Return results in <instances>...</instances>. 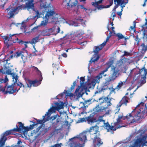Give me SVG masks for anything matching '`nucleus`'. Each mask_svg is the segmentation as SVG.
Returning <instances> with one entry per match:
<instances>
[{"label": "nucleus", "mask_w": 147, "mask_h": 147, "mask_svg": "<svg viewBox=\"0 0 147 147\" xmlns=\"http://www.w3.org/2000/svg\"><path fill=\"white\" fill-rule=\"evenodd\" d=\"M51 3H49L47 6L46 4L42 5V3H40L41 8H46L48 10L45 17L43 18L44 20L42 21L40 24V26H45L49 21V22L53 23L55 24L58 22V19L60 18V16L54 10L53 8L51 7Z\"/></svg>", "instance_id": "f257e3e1"}, {"label": "nucleus", "mask_w": 147, "mask_h": 147, "mask_svg": "<svg viewBox=\"0 0 147 147\" xmlns=\"http://www.w3.org/2000/svg\"><path fill=\"white\" fill-rule=\"evenodd\" d=\"M88 132L84 131L69 139V145L71 147H84L87 140L86 136Z\"/></svg>", "instance_id": "f03ea898"}, {"label": "nucleus", "mask_w": 147, "mask_h": 147, "mask_svg": "<svg viewBox=\"0 0 147 147\" xmlns=\"http://www.w3.org/2000/svg\"><path fill=\"white\" fill-rule=\"evenodd\" d=\"M108 100L107 97L102 96L99 98L98 100L100 104L97 105L93 110L96 112H105V114H109L111 110L109 106L111 105V103L110 101H107Z\"/></svg>", "instance_id": "7ed1b4c3"}, {"label": "nucleus", "mask_w": 147, "mask_h": 147, "mask_svg": "<svg viewBox=\"0 0 147 147\" xmlns=\"http://www.w3.org/2000/svg\"><path fill=\"white\" fill-rule=\"evenodd\" d=\"M19 127L16 126L17 127L16 128H14L13 129L6 131L2 134L3 136H2L0 139V147H2L4 145L5 142L7 140V138H6L5 137V136H6L9 134H14L13 133L14 131L23 133V134H24L28 131L29 129L28 128L24 126V124L22 123L19 122Z\"/></svg>", "instance_id": "20e7f679"}, {"label": "nucleus", "mask_w": 147, "mask_h": 147, "mask_svg": "<svg viewBox=\"0 0 147 147\" xmlns=\"http://www.w3.org/2000/svg\"><path fill=\"white\" fill-rule=\"evenodd\" d=\"M122 119H124L123 118L122 114L119 115L118 118L117 119V122L115 123L114 124V125H112L111 126L110 125L108 122L105 123V120L102 119V116L99 117L98 119H96V122H103L105 128L107 130V131L110 132L111 134H113L114 131H115L117 129L122 127V126L120 124L121 120Z\"/></svg>", "instance_id": "39448f33"}, {"label": "nucleus", "mask_w": 147, "mask_h": 147, "mask_svg": "<svg viewBox=\"0 0 147 147\" xmlns=\"http://www.w3.org/2000/svg\"><path fill=\"white\" fill-rule=\"evenodd\" d=\"M32 68H33V69L35 70L38 73V74L40 75V78H39L38 80H36L33 81L29 80H27L26 81V82L27 85V86H24L20 82H19L17 83V85L18 86H19L20 88H21L23 87L24 88V89L23 90V92H25L26 91V90L25 89L26 88V87L30 88L31 87L32 85H33V86H37L40 85L41 83V81L42 79L41 72L36 67L33 66Z\"/></svg>", "instance_id": "423d86ee"}, {"label": "nucleus", "mask_w": 147, "mask_h": 147, "mask_svg": "<svg viewBox=\"0 0 147 147\" xmlns=\"http://www.w3.org/2000/svg\"><path fill=\"white\" fill-rule=\"evenodd\" d=\"M147 112V110H144L143 108H140L138 111L137 114L135 115L134 117H133L132 115L130 114L128 116H127L125 117L123 116V118L124 119V120L125 119V118L127 119V120L130 121L129 123L130 124L134 122H137L141 118L145 117L146 116V113ZM122 120H123V119L121 120V123L120 124L121 126Z\"/></svg>", "instance_id": "0eeeda50"}, {"label": "nucleus", "mask_w": 147, "mask_h": 147, "mask_svg": "<svg viewBox=\"0 0 147 147\" xmlns=\"http://www.w3.org/2000/svg\"><path fill=\"white\" fill-rule=\"evenodd\" d=\"M74 13H76L75 15L76 21L74 20H69L66 21V23L70 26H79V24L80 23L84 27L86 26L85 23L86 21L83 20L82 18L80 17V15L79 14L78 11H75Z\"/></svg>", "instance_id": "6e6552de"}, {"label": "nucleus", "mask_w": 147, "mask_h": 147, "mask_svg": "<svg viewBox=\"0 0 147 147\" xmlns=\"http://www.w3.org/2000/svg\"><path fill=\"white\" fill-rule=\"evenodd\" d=\"M111 71L112 74L111 76L104 83L105 86H107L110 84V82L114 81L119 76V69L118 67L116 66L115 67L114 66H112L111 68Z\"/></svg>", "instance_id": "1a4fd4ad"}, {"label": "nucleus", "mask_w": 147, "mask_h": 147, "mask_svg": "<svg viewBox=\"0 0 147 147\" xmlns=\"http://www.w3.org/2000/svg\"><path fill=\"white\" fill-rule=\"evenodd\" d=\"M99 129L98 127L96 125L91 127L89 130V132H93L94 135V142H97V144L98 146H100L103 144V142L101 141L100 138H99V132L98 131Z\"/></svg>", "instance_id": "9d476101"}, {"label": "nucleus", "mask_w": 147, "mask_h": 147, "mask_svg": "<svg viewBox=\"0 0 147 147\" xmlns=\"http://www.w3.org/2000/svg\"><path fill=\"white\" fill-rule=\"evenodd\" d=\"M99 129L98 127L96 125L91 127L89 130V132H93L94 135V142H97V144L98 146H100L103 144V142L101 141L100 138H99V132L98 131Z\"/></svg>", "instance_id": "9b49d317"}, {"label": "nucleus", "mask_w": 147, "mask_h": 147, "mask_svg": "<svg viewBox=\"0 0 147 147\" xmlns=\"http://www.w3.org/2000/svg\"><path fill=\"white\" fill-rule=\"evenodd\" d=\"M104 46L103 45H102V44L98 46H95L94 47V49L93 50V52L95 53L94 55H93V56L92 58L89 61L90 63L89 64L88 67V69L89 70L90 68V65L92 63V62L94 64L96 61H97L99 59L100 57L98 54L99 51L101 50Z\"/></svg>", "instance_id": "f8f14e48"}, {"label": "nucleus", "mask_w": 147, "mask_h": 147, "mask_svg": "<svg viewBox=\"0 0 147 147\" xmlns=\"http://www.w3.org/2000/svg\"><path fill=\"white\" fill-rule=\"evenodd\" d=\"M22 1H26L28 2L26 3L25 5H22L20 6H21L20 9L21 10L22 9H27L28 11H34V4L33 3L34 1L33 0H21Z\"/></svg>", "instance_id": "ddd939ff"}, {"label": "nucleus", "mask_w": 147, "mask_h": 147, "mask_svg": "<svg viewBox=\"0 0 147 147\" xmlns=\"http://www.w3.org/2000/svg\"><path fill=\"white\" fill-rule=\"evenodd\" d=\"M55 109L54 108L53 109H50L47 112L44 116H43V119L41 120H38L37 121L38 123L41 124L42 123H44L46 121H49L50 119V117L52 113L55 111Z\"/></svg>", "instance_id": "4468645a"}, {"label": "nucleus", "mask_w": 147, "mask_h": 147, "mask_svg": "<svg viewBox=\"0 0 147 147\" xmlns=\"http://www.w3.org/2000/svg\"><path fill=\"white\" fill-rule=\"evenodd\" d=\"M3 71L5 72V73H3L4 74H7L8 75H10L12 76V78L13 79V81L14 84L17 82L18 79L17 75L16 74H15L14 73H11V70L6 67L5 69V71L3 70Z\"/></svg>", "instance_id": "2eb2a0df"}, {"label": "nucleus", "mask_w": 147, "mask_h": 147, "mask_svg": "<svg viewBox=\"0 0 147 147\" xmlns=\"http://www.w3.org/2000/svg\"><path fill=\"white\" fill-rule=\"evenodd\" d=\"M107 71V69L102 71L93 80L92 83L94 86L96 83H99L100 79L102 77V75H103L105 72Z\"/></svg>", "instance_id": "dca6fc26"}, {"label": "nucleus", "mask_w": 147, "mask_h": 147, "mask_svg": "<svg viewBox=\"0 0 147 147\" xmlns=\"http://www.w3.org/2000/svg\"><path fill=\"white\" fill-rule=\"evenodd\" d=\"M21 6H19L13 8V9H11V10L9 11L8 13V15L10 16L9 18H12L14 15V14H17L18 11L20 10H21Z\"/></svg>", "instance_id": "f3484780"}, {"label": "nucleus", "mask_w": 147, "mask_h": 147, "mask_svg": "<svg viewBox=\"0 0 147 147\" xmlns=\"http://www.w3.org/2000/svg\"><path fill=\"white\" fill-rule=\"evenodd\" d=\"M54 103L56 105V107H51L50 108H51L52 109L54 108L55 109V111L53 113L55 112L56 110H58L63 108L64 104L63 102H54Z\"/></svg>", "instance_id": "a211bd4d"}, {"label": "nucleus", "mask_w": 147, "mask_h": 147, "mask_svg": "<svg viewBox=\"0 0 147 147\" xmlns=\"http://www.w3.org/2000/svg\"><path fill=\"white\" fill-rule=\"evenodd\" d=\"M86 119L89 124H91L92 123L97 121L96 119L92 115H90L88 117H86Z\"/></svg>", "instance_id": "6ab92c4d"}, {"label": "nucleus", "mask_w": 147, "mask_h": 147, "mask_svg": "<svg viewBox=\"0 0 147 147\" xmlns=\"http://www.w3.org/2000/svg\"><path fill=\"white\" fill-rule=\"evenodd\" d=\"M39 36H37L33 38L29 41L27 42V43H30L33 46L35 50L36 49L34 47L35 46V44L36 43L38 42L39 41Z\"/></svg>", "instance_id": "aec40b11"}, {"label": "nucleus", "mask_w": 147, "mask_h": 147, "mask_svg": "<svg viewBox=\"0 0 147 147\" xmlns=\"http://www.w3.org/2000/svg\"><path fill=\"white\" fill-rule=\"evenodd\" d=\"M146 22L142 26V29L141 30V32L142 34L144 35L147 34V19H145Z\"/></svg>", "instance_id": "412c9836"}, {"label": "nucleus", "mask_w": 147, "mask_h": 147, "mask_svg": "<svg viewBox=\"0 0 147 147\" xmlns=\"http://www.w3.org/2000/svg\"><path fill=\"white\" fill-rule=\"evenodd\" d=\"M128 98L127 96H124L120 102L119 105H117V106L119 107L123 104H125L126 105L127 103L128 102Z\"/></svg>", "instance_id": "4be33fe9"}, {"label": "nucleus", "mask_w": 147, "mask_h": 147, "mask_svg": "<svg viewBox=\"0 0 147 147\" xmlns=\"http://www.w3.org/2000/svg\"><path fill=\"white\" fill-rule=\"evenodd\" d=\"M139 76H146L147 74V69L144 67L140 70L139 72Z\"/></svg>", "instance_id": "5701e85b"}, {"label": "nucleus", "mask_w": 147, "mask_h": 147, "mask_svg": "<svg viewBox=\"0 0 147 147\" xmlns=\"http://www.w3.org/2000/svg\"><path fill=\"white\" fill-rule=\"evenodd\" d=\"M15 34L11 35L9 34V37H8V35L7 34V36H2V38L4 40L5 42L7 43L8 42L9 40H12L11 37L14 36Z\"/></svg>", "instance_id": "b1692460"}, {"label": "nucleus", "mask_w": 147, "mask_h": 147, "mask_svg": "<svg viewBox=\"0 0 147 147\" xmlns=\"http://www.w3.org/2000/svg\"><path fill=\"white\" fill-rule=\"evenodd\" d=\"M24 53L22 51L17 52L16 53L15 56L17 58L21 56L22 59L24 61L25 59V57L24 56Z\"/></svg>", "instance_id": "393cba45"}, {"label": "nucleus", "mask_w": 147, "mask_h": 147, "mask_svg": "<svg viewBox=\"0 0 147 147\" xmlns=\"http://www.w3.org/2000/svg\"><path fill=\"white\" fill-rule=\"evenodd\" d=\"M115 4L117 5H118L120 4H121V6L122 8V7H125L124 5H123V4L124 3V0H114Z\"/></svg>", "instance_id": "a878e982"}, {"label": "nucleus", "mask_w": 147, "mask_h": 147, "mask_svg": "<svg viewBox=\"0 0 147 147\" xmlns=\"http://www.w3.org/2000/svg\"><path fill=\"white\" fill-rule=\"evenodd\" d=\"M80 87L79 86L77 88L74 94L75 95L78 97H80L82 96L81 93L80 92Z\"/></svg>", "instance_id": "bb28decb"}, {"label": "nucleus", "mask_w": 147, "mask_h": 147, "mask_svg": "<svg viewBox=\"0 0 147 147\" xmlns=\"http://www.w3.org/2000/svg\"><path fill=\"white\" fill-rule=\"evenodd\" d=\"M102 2V0H100L95 3H93L92 4V5H94V6L97 7V8L98 9H102V7L101 5L98 6V5L100 4Z\"/></svg>", "instance_id": "cd10ccee"}, {"label": "nucleus", "mask_w": 147, "mask_h": 147, "mask_svg": "<svg viewBox=\"0 0 147 147\" xmlns=\"http://www.w3.org/2000/svg\"><path fill=\"white\" fill-rule=\"evenodd\" d=\"M71 0H64L63 4L64 5L67 6V8L70 7V3Z\"/></svg>", "instance_id": "c85d7f7f"}, {"label": "nucleus", "mask_w": 147, "mask_h": 147, "mask_svg": "<svg viewBox=\"0 0 147 147\" xmlns=\"http://www.w3.org/2000/svg\"><path fill=\"white\" fill-rule=\"evenodd\" d=\"M123 83L122 82H121L119 83L117 85V86H116V87L115 88V89H113L111 90L110 92V93H111L114 92V90L115 89H117L119 90L120 89V88L123 86Z\"/></svg>", "instance_id": "c756f323"}, {"label": "nucleus", "mask_w": 147, "mask_h": 147, "mask_svg": "<svg viewBox=\"0 0 147 147\" xmlns=\"http://www.w3.org/2000/svg\"><path fill=\"white\" fill-rule=\"evenodd\" d=\"M78 3L77 0H71L70 3V6L71 7H74L76 6Z\"/></svg>", "instance_id": "7c9ffc66"}, {"label": "nucleus", "mask_w": 147, "mask_h": 147, "mask_svg": "<svg viewBox=\"0 0 147 147\" xmlns=\"http://www.w3.org/2000/svg\"><path fill=\"white\" fill-rule=\"evenodd\" d=\"M136 22L135 21H134L133 22V26H131L130 27V28L129 29V30L130 31L133 30L134 32L135 31V28L136 26Z\"/></svg>", "instance_id": "2f4dec72"}, {"label": "nucleus", "mask_w": 147, "mask_h": 147, "mask_svg": "<svg viewBox=\"0 0 147 147\" xmlns=\"http://www.w3.org/2000/svg\"><path fill=\"white\" fill-rule=\"evenodd\" d=\"M80 87H84V81H85V79L83 77H81L80 78Z\"/></svg>", "instance_id": "473e14b6"}, {"label": "nucleus", "mask_w": 147, "mask_h": 147, "mask_svg": "<svg viewBox=\"0 0 147 147\" xmlns=\"http://www.w3.org/2000/svg\"><path fill=\"white\" fill-rule=\"evenodd\" d=\"M8 81V79L6 76H5L4 79H0V82H1V83H6Z\"/></svg>", "instance_id": "72a5a7b5"}, {"label": "nucleus", "mask_w": 147, "mask_h": 147, "mask_svg": "<svg viewBox=\"0 0 147 147\" xmlns=\"http://www.w3.org/2000/svg\"><path fill=\"white\" fill-rule=\"evenodd\" d=\"M111 36V35L109 36H107V37L106 38V39L105 41L102 43V45H103L104 46L106 44L107 42L109 40V38Z\"/></svg>", "instance_id": "f704fd0d"}, {"label": "nucleus", "mask_w": 147, "mask_h": 147, "mask_svg": "<svg viewBox=\"0 0 147 147\" xmlns=\"http://www.w3.org/2000/svg\"><path fill=\"white\" fill-rule=\"evenodd\" d=\"M146 76H142L141 78V81L142 83L144 84L146 82Z\"/></svg>", "instance_id": "c9c22d12"}, {"label": "nucleus", "mask_w": 147, "mask_h": 147, "mask_svg": "<svg viewBox=\"0 0 147 147\" xmlns=\"http://www.w3.org/2000/svg\"><path fill=\"white\" fill-rule=\"evenodd\" d=\"M7 1L8 0H1L2 4L1 5V7L2 9H3L5 5L7 2Z\"/></svg>", "instance_id": "e433bc0d"}, {"label": "nucleus", "mask_w": 147, "mask_h": 147, "mask_svg": "<svg viewBox=\"0 0 147 147\" xmlns=\"http://www.w3.org/2000/svg\"><path fill=\"white\" fill-rule=\"evenodd\" d=\"M91 100H88L87 101H86L84 103H83V102H81V103L84 106V107H86L87 106V105H86V106L85 105L86 104H90V102Z\"/></svg>", "instance_id": "4c0bfd02"}, {"label": "nucleus", "mask_w": 147, "mask_h": 147, "mask_svg": "<svg viewBox=\"0 0 147 147\" xmlns=\"http://www.w3.org/2000/svg\"><path fill=\"white\" fill-rule=\"evenodd\" d=\"M116 36L119 38V39H122L124 38V36L121 34L120 33L117 34H116Z\"/></svg>", "instance_id": "58836bf2"}, {"label": "nucleus", "mask_w": 147, "mask_h": 147, "mask_svg": "<svg viewBox=\"0 0 147 147\" xmlns=\"http://www.w3.org/2000/svg\"><path fill=\"white\" fill-rule=\"evenodd\" d=\"M41 126H39V127H37L36 130H33V133H37L39 131V130H40V128H41Z\"/></svg>", "instance_id": "ea45409f"}, {"label": "nucleus", "mask_w": 147, "mask_h": 147, "mask_svg": "<svg viewBox=\"0 0 147 147\" xmlns=\"http://www.w3.org/2000/svg\"><path fill=\"white\" fill-rule=\"evenodd\" d=\"M113 63L111 61V62H109L107 63V65L108 66V67L105 69H107V71L108 70V69L109 68L111 65H112Z\"/></svg>", "instance_id": "a19ab883"}, {"label": "nucleus", "mask_w": 147, "mask_h": 147, "mask_svg": "<svg viewBox=\"0 0 147 147\" xmlns=\"http://www.w3.org/2000/svg\"><path fill=\"white\" fill-rule=\"evenodd\" d=\"M111 24V25L112 26H113V22H112L111 23L109 24H108V26H107V28H108V31H110L109 35H111V36H112V32L110 31L109 29V25H110Z\"/></svg>", "instance_id": "79ce46f5"}, {"label": "nucleus", "mask_w": 147, "mask_h": 147, "mask_svg": "<svg viewBox=\"0 0 147 147\" xmlns=\"http://www.w3.org/2000/svg\"><path fill=\"white\" fill-rule=\"evenodd\" d=\"M57 134V133L56 132V130H54L52 131V132L51 133V137H52Z\"/></svg>", "instance_id": "37998d69"}, {"label": "nucleus", "mask_w": 147, "mask_h": 147, "mask_svg": "<svg viewBox=\"0 0 147 147\" xmlns=\"http://www.w3.org/2000/svg\"><path fill=\"white\" fill-rule=\"evenodd\" d=\"M124 54L123 55V57L126 56H130V53L126 51H124Z\"/></svg>", "instance_id": "c03bdc74"}, {"label": "nucleus", "mask_w": 147, "mask_h": 147, "mask_svg": "<svg viewBox=\"0 0 147 147\" xmlns=\"http://www.w3.org/2000/svg\"><path fill=\"white\" fill-rule=\"evenodd\" d=\"M131 138L130 137L127 138H126V140L124 141V143H128L131 140Z\"/></svg>", "instance_id": "a18cd8bd"}, {"label": "nucleus", "mask_w": 147, "mask_h": 147, "mask_svg": "<svg viewBox=\"0 0 147 147\" xmlns=\"http://www.w3.org/2000/svg\"><path fill=\"white\" fill-rule=\"evenodd\" d=\"M79 7L81 9H84L85 11H86L87 10V9L85 8L84 7V6L83 5H79Z\"/></svg>", "instance_id": "49530a36"}, {"label": "nucleus", "mask_w": 147, "mask_h": 147, "mask_svg": "<svg viewBox=\"0 0 147 147\" xmlns=\"http://www.w3.org/2000/svg\"><path fill=\"white\" fill-rule=\"evenodd\" d=\"M143 35V38L144 40V41L145 42H147V34L146 35H144L143 34H142Z\"/></svg>", "instance_id": "de8ad7c7"}, {"label": "nucleus", "mask_w": 147, "mask_h": 147, "mask_svg": "<svg viewBox=\"0 0 147 147\" xmlns=\"http://www.w3.org/2000/svg\"><path fill=\"white\" fill-rule=\"evenodd\" d=\"M87 42L86 41H84L82 42H79L78 44L80 45L81 46H83L86 45Z\"/></svg>", "instance_id": "09e8293b"}, {"label": "nucleus", "mask_w": 147, "mask_h": 147, "mask_svg": "<svg viewBox=\"0 0 147 147\" xmlns=\"http://www.w3.org/2000/svg\"><path fill=\"white\" fill-rule=\"evenodd\" d=\"M76 81H75L73 82V85L71 87V90H72V89H74V88L76 86Z\"/></svg>", "instance_id": "8fccbe9b"}, {"label": "nucleus", "mask_w": 147, "mask_h": 147, "mask_svg": "<svg viewBox=\"0 0 147 147\" xmlns=\"http://www.w3.org/2000/svg\"><path fill=\"white\" fill-rule=\"evenodd\" d=\"M34 126V125L32 124V125H30V127H27L28 128V129H29L28 131H29L31 129H33Z\"/></svg>", "instance_id": "3c124183"}, {"label": "nucleus", "mask_w": 147, "mask_h": 147, "mask_svg": "<svg viewBox=\"0 0 147 147\" xmlns=\"http://www.w3.org/2000/svg\"><path fill=\"white\" fill-rule=\"evenodd\" d=\"M55 30H57V34L60 31V28L58 26H57V27H56L55 28Z\"/></svg>", "instance_id": "603ef678"}, {"label": "nucleus", "mask_w": 147, "mask_h": 147, "mask_svg": "<svg viewBox=\"0 0 147 147\" xmlns=\"http://www.w3.org/2000/svg\"><path fill=\"white\" fill-rule=\"evenodd\" d=\"M1 55L3 56L4 57V58L2 60V61L3 62L5 61H7V60L6 59L7 56H6V55L5 56L3 54H2Z\"/></svg>", "instance_id": "864d4df0"}, {"label": "nucleus", "mask_w": 147, "mask_h": 147, "mask_svg": "<svg viewBox=\"0 0 147 147\" xmlns=\"http://www.w3.org/2000/svg\"><path fill=\"white\" fill-rule=\"evenodd\" d=\"M56 115H55L51 117L50 118V119H52V120H53L55 119L56 118Z\"/></svg>", "instance_id": "5fc2aeb1"}, {"label": "nucleus", "mask_w": 147, "mask_h": 147, "mask_svg": "<svg viewBox=\"0 0 147 147\" xmlns=\"http://www.w3.org/2000/svg\"><path fill=\"white\" fill-rule=\"evenodd\" d=\"M145 141H143L141 144V145H142V147H143L144 146H146L147 145L146 144V143H145L144 142H145Z\"/></svg>", "instance_id": "6e6d98bb"}, {"label": "nucleus", "mask_w": 147, "mask_h": 147, "mask_svg": "<svg viewBox=\"0 0 147 147\" xmlns=\"http://www.w3.org/2000/svg\"><path fill=\"white\" fill-rule=\"evenodd\" d=\"M62 56L64 57H67V55L65 53H63L62 55Z\"/></svg>", "instance_id": "4d7b16f0"}, {"label": "nucleus", "mask_w": 147, "mask_h": 147, "mask_svg": "<svg viewBox=\"0 0 147 147\" xmlns=\"http://www.w3.org/2000/svg\"><path fill=\"white\" fill-rule=\"evenodd\" d=\"M22 44H24V46L25 47V48H26L27 47V46L26 44L27 43V42H22Z\"/></svg>", "instance_id": "13d9d810"}, {"label": "nucleus", "mask_w": 147, "mask_h": 147, "mask_svg": "<svg viewBox=\"0 0 147 147\" xmlns=\"http://www.w3.org/2000/svg\"><path fill=\"white\" fill-rule=\"evenodd\" d=\"M38 28V26L35 27L32 29V31H33L35 29H37Z\"/></svg>", "instance_id": "bf43d9fd"}, {"label": "nucleus", "mask_w": 147, "mask_h": 147, "mask_svg": "<svg viewBox=\"0 0 147 147\" xmlns=\"http://www.w3.org/2000/svg\"><path fill=\"white\" fill-rule=\"evenodd\" d=\"M84 121V118H81L79 120V122H83Z\"/></svg>", "instance_id": "052dcab7"}, {"label": "nucleus", "mask_w": 147, "mask_h": 147, "mask_svg": "<svg viewBox=\"0 0 147 147\" xmlns=\"http://www.w3.org/2000/svg\"><path fill=\"white\" fill-rule=\"evenodd\" d=\"M139 38L138 37V35H137L136 36V38H135V40L136 41H138V42H139Z\"/></svg>", "instance_id": "680f3d73"}, {"label": "nucleus", "mask_w": 147, "mask_h": 147, "mask_svg": "<svg viewBox=\"0 0 147 147\" xmlns=\"http://www.w3.org/2000/svg\"><path fill=\"white\" fill-rule=\"evenodd\" d=\"M6 147H21L18 145H15L14 146H12L11 147H10V146H7Z\"/></svg>", "instance_id": "e2e57ef3"}, {"label": "nucleus", "mask_w": 147, "mask_h": 147, "mask_svg": "<svg viewBox=\"0 0 147 147\" xmlns=\"http://www.w3.org/2000/svg\"><path fill=\"white\" fill-rule=\"evenodd\" d=\"M80 2H83L84 3H85L86 0H79Z\"/></svg>", "instance_id": "0e129e2a"}, {"label": "nucleus", "mask_w": 147, "mask_h": 147, "mask_svg": "<svg viewBox=\"0 0 147 147\" xmlns=\"http://www.w3.org/2000/svg\"><path fill=\"white\" fill-rule=\"evenodd\" d=\"M117 14L120 16H121V15H122V12H121V11L120 12H118L117 13Z\"/></svg>", "instance_id": "69168bd1"}, {"label": "nucleus", "mask_w": 147, "mask_h": 147, "mask_svg": "<svg viewBox=\"0 0 147 147\" xmlns=\"http://www.w3.org/2000/svg\"><path fill=\"white\" fill-rule=\"evenodd\" d=\"M63 94H64V92H63V93H62L61 94H59L58 95V96H61V97L62 96H63Z\"/></svg>", "instance_id": "338daca9"}, {"label": "nucleus", "mask_w": 147, "mask_h": 147, "mask_svg": "<svg viewBox=\"0 0 147 147\" xmlns=\"http://www.w3.org/2000/svg\"><path fill=\"white\" fill-rule=\"evenodd\" d=\"M0 73H4L5 72L3 71V69H0Z\"/></svg>", "instance_id": "774afa93"}]
</instances>
